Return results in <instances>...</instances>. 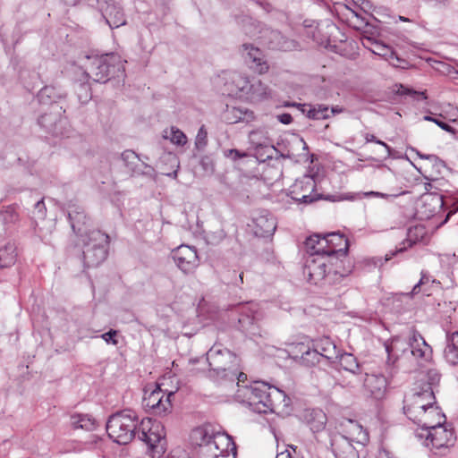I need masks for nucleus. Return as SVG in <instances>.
Returning <instances> with one entry per match:
<instances>
[{"instance_id":"obj_1","label":"nucleus","mask_w":458,"mask_h":458,"mask_svg":"<svg viewBox=\"0 0 458 458\" xmlns=\"http://www.w3.org/2000/svg\"><path fill=\"white\" fill-rule=\"evenodd\" d=\"M68 219L77 236L76 244L81 246L84 266L98 267L107 257L109 236L100 230L89 228V220L81 206H69Z\"/></svg>"},{"instance_id":"obj_2","label":"nucleus","mask_w":458,"mask_h":458,"mask_svg":"<svg viewBox=\"0 0 458 458\" xmlns=\"http://www.w3.org/2000/svg\"><path fill=\"white\" fill-rule=\"evenodd\" d=\"M335 458H360V449L368 444L369 433L356 420H344L328 432Z\"/></svg>"},{"instance_id":"obj_3","label":"nucleus","mask_w":458,"mask_h":458,"mask_svg":"<svg viewBox=\"0 0 458 458\" xmlns=\"http://www.w3.org/2000/svg\"><path fill=\"white\" fill-rule=\"evenodd\" d=\"M440 374L436 369H429L420 373L418 386L414 392L405 396L403 412L414 423L428 424L427 420L421 418L426 411L436 403L435 392L438 387Z\"/></svg>"},{"instance_id":"obj_4","label":"nucleus","mask_w":458,"mask_h":458,"mask_svg":"<svg viewBox=\"0 0 458 458\" xmlns=\"http://www.w3.org/2000/svg\"><path fill=\"white\" fill-rule=\"evenodd\" d=\"M84 60L86 74L94 81L106 83L111 80H116L118 83L124 82L126 61H123L118 54L86 55Z\"/></svg>"},{"instance_id":"obj_5","label":"nucleus","mask_w":458,"mask_h":458,"mask_svg":"<svg viewBox=\"0 0 458 458\" xmlns=\"http://www.w3.org/2000/svg\"><path fill=\"white\" fill-rule=\"evenodd\" d=\"M244 402L255 412H274L277 404L284 401L285 394L265 382H255L242 390Z\"/></svg>"},{"instance_id":"obj_6","label":"nucleus","mask_w":458,"mask_h":458,"mask_svg":"<svg viewBox=\"0 0 458 458\" xmlns=\"http://www.w3.org/2000/svg\"><path fill=\"white\" fill-rule=\"evenodd\" d=\"M140 422L135 411L125 409L109 417L106 432L114 442L127 445L137 436Z\"/></svg>"},{"instance_id":"obj_7","label":"nucleus","mask_w":458,"mask_h":458,"mask_svg":"<svg viewBox=\"0 0 458 458\" xmlns=\"http://www.w3.org/2000/svg\"><path fill=\"white\" fill-rule=\"evenodd\" d=\"M243 31L250 37H257L268 48L280 51H290L296 47V43L282 35L278 30L261 26L252 18H246Z\"/></svg>"},{"instance_id":"obj_8","label":"nucleus","mask_w":458,"mask_h":458,"mask_svg":"<svg viewBox=\"0 0 458 458\" xmlns=\"http://www.w3.org/2000/svg\"><path fill=\"white\" fill-rule=\"evenodd\" d=\"M211 377L225 378L234 381L238 374V359L230 350L222 348L220 345L212 346L207 352Z\"/></svg>"},{"instance_id":"obj_9","label":"nucleus","mask_w":458,"mask_h":458,"mask_svg":"<svg viewBox=\"0 0 458 458\" xmlns=\"http://www.w3.org/2000/svg\"><path fill=\"white\" fill-rule=\"evenodd\" d=\"M165 428L157 421L142 419L140 422L137 437L147 444L152 458H160L166 450Z\"/></svg>"},{"instance_id":"obj_10","label":"nucleus","mask_w":458,"mask_h":458,"mask_svg":"<svg viewBox=\"0 0 458 458\" xmlns=\"http://www.w3.org/2000/svg\"><path fill=\"white\" fill-rule=\"evenodd\" d=\"M444 424L439 420L436 421L435 427H429V429L419 428L415 436L423 445L437 454V451L452 446L455 440L453 429L447 428Z\"/></svg>"},{"instance_id":"obj_11","label":"nucleus","mask_w":458,"mask_h":458,"mask_svg":"<svg viewBox=\"0 0 458 458\" xmlns=\"http://www.w3.org/2000/svg\"><path fill=\"white\" fill-rule=\"evenodd\" d=\"M173 392L166 393L159 386L147 388L142 400L144 409L153 415H165L172 409L171 396Z\"/></svg>"},{"instance_id":"obj_12","label":"nucleus","mask_w":458,"mask_h":458,"mask_svg":"<svg viewBox=\"0 0 458 458\" xmlns=\"http://www.w3.org/2000/svg\"><path fill=\"white\" fill-rule=\"evenodd\" d=\"M334 259L327 255H310L308 256L303 274L307 276L309 282L313 284H319L327 280V276L331 273V267Z\"/></svg>"},{"instance_id":"obj_13","label":"nucleus","mask_w":458,"mask_h":458,"mask_svg":"<svg viewBox=\"0 0 458 458\" xmlns=\"http://www.w3.org/2000/svg\"><path fill=\"white\" fill-rule=\"evenodd\" d=\"M291 198L297 203L310 204L320 199L316 192V182L312 176L304 175L295 181L290 190Z\"/></svg>"},{"instance_id":"obj_14","label":"nucleus","mask_w":458,"mask_h":458,"mask_svg":"<svg viewBox=\"0 0 458 458\" xmlns=\"http://www.w3.org/2000/svg\"><path fill=\"white\" fill-rule=\"evenodd\" d=\"M172 258L177 267L184 274H191L199 267L197 250L189 245H180L172 251Z\"/></svg>"},{"instance_id":"obj_15","label":"nucleus","mask_w":458,"mask_h":458,"mask_svg":"<svg viewBox=\"0 0 458 458\" xmlns=\"http://www.w3.org/2000/svg\"><path fill=\"white\" fill-rule=\"evenodd\" d=\"M225 91L229 95L240 98H247V95L250 94V83L249 77L237 72H228L225 73Z\"/></svg>"},{"instance_id":"obj_16","label":"nucleus","mask_w":458,"mask_h":458,"mask_svg":"<svg viewBox=\"0 0 458 458\" xmlns=\"http://www.w3.org/2000/svg\"><path fill=\"white\" fill-rule=\"evenodd\" d=\"M239 314L238 322L240 327L243 331H251L255 322L259 321L263 318V312L259 304L254 301L240 303L236 307Z\"/></svg>"},{"instance_id":"obj_17","label":"nucleus","mask_w":458,"mask_h":458,"mask_svg":"<svg viewBox=\"0 0 458 458\" xmlns=\"http://www.w3.org/2000/svg\"><path fill=\"white\" fill-rule=\"evenodd\" d=\"M63 107L53 105L49 107V113H44L38 120V124L47 132L58 136L63 134V126L66 123L62 117Z\"/></svg>"},{"instance_id":"obj_18","label":"nucleus","mask_w":458,"mask_h":458,"mask_svg":"<svg viewBox=\"0 0 458 458\" xmlns=\"http://www.w3.org/2000/svg\"><path fill=\"white\" fill-rule=\"evenodd\" d=\"M445 201L442 195L426 194L421 198L417 208V215L420 219H429L443 211Z\"/></svg>"},{"instance_id":"obj_19","label":"nucleus","mask_w":458,"mask_h":458,"mask_svg":"<svg viewBox=\"0 0 458 458\" xmlns=\"http://www.w3.org/2000/svg\"><path fill=\"white\" fill-rule=\"evenodd\" d=\"M235 450V445L229 435L216 432L211 441L206 445L204 456L209 458Z\"/></svg>"},{"instance_id":"obj_20","label":"nucleus","mask_w":458,"mask_h":458,"mask_svg":"<svg viewBox=\"0 0 458 458\" xmlns=\"http://www.w3.org/2000/svg\"><path fill=\"white\" fill-rule=\"evenodd\" d=\"M103 18L111 29L119 28L125 24L123 12L114 0H105L99 3Z\"/></svg>"},{"instance_id":"obj_21","label":"nucleus","mask_w":458,"mask_h":458,"mask_svg":"<svg viewBox=\"0 0 458 458\" xmlns=\"http://www.w3.org/2000/svg\"><path fill=\"white\" fill-rule=\"evenodd\" d=\"M360 380L363 382L364 388L375 399H382L386 392L387 380L381 374H368L360 376Z\"/></svg>"},{"instance_id":"obj_22","label":"nucleus","mask_w":458,"mask_h":458,"mask_svg":"<svg viewBox=\"0 0 458 458\" xmlns=\"http://www.w3.org/2000/svg\"><path fill=\"white\" fill-rule=\"evenodd\" d=\"M222 119L229 124L237 123H250L256 119V115L252 110L248 108L227 105L222 113Z\"/></svg>"},{"instance_id":"obj_23","label":"nucleus","mask_w":458,"mask_h":458,"mask_svg":"<svg viewBox=\"0 0 458 458\" xmlns=\"http://www.w3.org/2000/svg\"><path fill=\"white\" fill-rule=\"evenodd\" d=\"M245 62L255 72L262 74L268 71V64L264 59V55L258 47L250 44H243Z\"/></svg>"},{"instance_id":"obj_24","label":"nucleus","mask_w":458,"mask_h":458,"mask_svg":"<svg viewBox=\"0 0 458 458\" xmlns=\"http://www.w3.org/2000/svg\"><path fill=\"white\" fill-rule=\"evenodd\" d=\"M292 347L293 350L290 352L293 358L295 360L299 359L303 365L314 366L320 361L321 358L314 345L310 348L303 343H298L292 344Z\"/></svg>"},{"instance_id":"obj_25","label":"nucleus","mask_w":458,"mask_h":458,"mask_svg":"<svg viewBox=\"0 0 458 458\" xmlns=\"http://www.w3.org/2000/svg\"><path fill=\"white\" fill-rule=\"evenodd\" d=\"M409 346L411 348V353L416 359H420L422 360H428L430 359L432 349L419 332L412 331L409 339Z\"/></svg>"},{"instance_id":"obj_26","label":"nucleus","mask_w":458,"mask_h":458,"mask_svg":"<svg viewBox=\"0 0 458 458\" xmlns=\"http://www.w3.org/2000/svg\"><path fill=\"white\" fill-rule=\"evenodd\" d=\"M254 233L258 236L272 235L276 229V219L267 212L260 213L253 218Z\"/></svg>"},{"instance_id":"obj_27","label":"nucleus","mask_w":458,"mask_h":458,"mask_svg":"<svg viewBox=\"0 0 458 458\" xmlns=\"http://www.w3.org/2000/svg\"><path fill=\"white\" fill-rule=\"evenodd\" d=\"M327 242L324 241V235L315 233L308 237L305 241L306 251L310 255H327L332 256V253L335 251V248L327 249Z\"/></svg>"},{"instance_id":"obj_28","label":"nucleus","mask_w":458,"mask_h":458,"mask_svg":"<svg viewBox=\"0 0 458 458\" xmlns=\"http://www.w3.org/2000/svg\"><path fill=\"white\" fill-rule=\"evenodd\" d=\"M324 241L327 242V249L335 248V251L332 253L333 259L345 257L348 250V240L338 233H329L324 234Z\"/></svg>"},{"instance_id":"obj_29","label":"nucleus","mask_w":458,"mask_h":458,"mask_svg":"<svg viewBox=\"0 0 458 458\" xmlns=\"http://www.w3.org/2000/svg\"><path fill=\"white\" fill-rule=\"evenodd\" d=\"M65 95V91L60 87L45 86L39 90L37 98L39 104L51 107L53 105H58L57 101L64 98Z\"/></svg>"},{"instance_id":"obj_30","label":"nucleus","mask_w":458,"mask_h":458,"mask_svg":"<svg viewBox=\"0 0 458 458\" xmlns=\"http://www.w3.org/2000/svg\"><path fill=\"white\" fill-rule=\"evenodd\" d=\"M313 345L320 358L334 361L339 357V350L329 337L319 338L313 343Z\"/></svg>"},{"instance_id":"obj_31","label":"nucleus","mask_w":458,"mask_h":458,"mask_svg":"<svg viewBox=\"0 0 458 458\" xmlns=\"http://www.w3.org/2000/svg\"><path fill=\"white\" fill-rule=\"evenodd\" d=\"M304 419L310 430L314 433L322 431L327 421L326 413L320 409L305 411Z\"/></svg>"},{"instance_id":"obj_32","label":"nucleus","mask_w":458,"mask_h":458,"mask_svg":"<svg viewBox=\"0 0 458 458\" xmlns=\"http://www.w3.org/2000/svg\"><path fill=\"white\" fill-rule=\"evenodd\" d=\"M215 434L209 428L198 427L191 431L190 439L192 445L201 448V454L204 455L206 445L211 441Z\"/></svg>"},{"instance_id":"obj_33","label":"nucleus","mask_w":458,"mask_h":458,"mask_svg":"<svg viewBox=\"0 0 458 458\" xmlns=\"http://www.w3.org/2000/svg\"><path fill=\"white\" fill-rule=\"evenodd\" d=\"M250 94L247 95L248 100L256 102L267 99L271 95L270 89L260 80L252 78L250 83Z\"/></svg>"},{"instance_id":"obj_34","label":"nucleus","mask_w":458,"mask_h":458,"mask_svg":"<svg viewBox=\"0 0 458 458\" xmlns=\"http://www.w3.org/2000/svg\"><path fill=\"white\" fill-rule=\"evenodd\" d=\"M434 284L439 285L440 282L434 279L427 271L422 270L420 281L413 286L410 294L415 295L423 292L425 294L429 295Z\"/></svg>"},{"instance_id":"obj_35","label":"nucleus","mask_w":458,"mask_h":458,"mask_svg":"<svg viewBox=\"0 0 458 458\" xmlns=\"http://www.w3.org/2000/svg\"><path fill=\"white\" fill-rule=\"evenodd\" d=\"M70 420L73 428L93 431L97 428L96 420L88 414H73Z\"/></svg>"},{"instance_id":"obj_36","label":"nucleus","mask_w":458,"mask_h":458,"mask_svg":"<svg viewBox=\"0 0 458 458\" xmlns=\"http://www.w3.org/2000/svg\"><path fill=\"white\" fill-rule=\"evenodd\" d=\"M421 418L427 420L428 424L424 423H416L420 428L429 429V427H435L436 421H439L441 420V423L445 422V417L443 413H441L439 408L433 404L430 408H428L426 412L421 415Z\"/></svg>"},{"instance_id":"obj_37","label":"nucleus","mask_w":458,"mask_h":458,"mask_svg":"<svg viewBox=\"0 0 458 458\" xmlns=\"http://www.w3.org/2000/svg\"><path fill=\"white\" fill-rule=\"evenodd\" d=\"M16 247L13 243L8 242L0 248V268L13 266L16 261Z\"/></svg>"},{"instance_id":"obj_38","label":"nucleus","mask_w":458,"mask_h":458,"mask_svg":"<svg viewBox=\"0 0 458 458\" xmlns=\"http://www.w3.org/2000/svg\"><path fill=\"white\" fill-rule=\"evenodd\" d=\"M301 112L306 114L309 118L315 120L327 119L330 116L329 109L325 105H303Z\"/></svg>"},{"instance_id":"obj_39","label":"nucleus","mask_w":458,"mask_h":458,"mask_svg":"<svg viewBox=\"0 0 458 458\" xmlns=\"http://www.w3.org/2000/svg\"><path fill=\"white\" fill-rule=\"evenodd\" d=\"M121 159L123 160L124 165L127 167L128 171L132 174H140L142 173L139 167V156L134 151L131 149L124 150L121 154Z\"/></svg>"},{"instance_id":"obj_40","label":"nucleus","mask_w":458,"mask_h":458,"mask_svg":"<svg viewBox=\"0 0 458 458\" xmlns=\"http://www.w3.org/2000/svg\"><path fill=\"white\" fill-rule=\"evenodd\" d=\"M162 136L165 140H168L171 143L179 147L184 146L188 141L187 137L183 131L174 126L165 129L163 131Z\"/></svg>"},{"instance_id":"obj_41","label":"nucleus","mask_w":458,"mask_h":458,"mask_svg":"<svg viewBox=\"0 0 458 458\" xmlns=\"http://www.w3.org/2000/svg\"><path fill=\"white\" fill-rule=\"evenodd\" d=\"M47 215V208L44 202V199H41L38 200L34 204V208L32 211V219L35 223V230L40 233L42 232V228L39 226V221H43Z\"/></svg>"},{"instance_id":"obj_42","label":"nucleus","mask_w":458,"mask_h":458,"mask_svg":"<svg viewBox=\"0 0 458 458\" xmlns=\"http://www.w3.org/2000/svg\"><path fill=\"white\" fill-rule=\"evenodd\" d=\"M339 362L341 367L347 371H350L353 374H356L359 369V364L357 362V359L354 355L348 352L340 353L339 352Z\"/></svg>"},{"instance_id":"obj_43","label":"nucleus","mask_w":458,"mask_h":458,"mask_svg":"<svg viewBox=\"0 0 458 458\" xmlns=\"http://www.w3.org/2000/svg\"><path fill=\"white\" fill-rule=\"evenodd\" d=\"M249 141L255 148H266L269 146V140L264 131L258 129L249 133Z\"/></svg>"},{"instance_id":"obj_44","label":"nucleus","mask_w":458,"mask_h":458,"mask_svg":"<svg viewBox=\"0 0 458 458\" xmlns=\"http://www.w3.org/2000/svg\"><path fill=\"white\" fill-rule=\"evenodd\" d=\"M393 92L400 96L411 97L413 99H420V98L422 99L427 98L425 92L414 90L403 84H395L393 87Z\"/></svg>"},{"instance_id":"obj_45","label":"nucleus","mask_w":458,"mask_h":458,"mask_svg":"<svg viewBox=\"0 0 458 458\" xmlns=\"http://www.w3.org/2000/svg\"><path fill=\"white\" fill-rule=\"evenodd\" d=\"M369 49L373 54L382 56L386 60L395 57V53L393 51V49L380 42H372Z\"/></svg>"},{"instance_id":"obj_46","label":"nucleus","mask_w":458,"mask_h":458,"mask_svg":"<svg viewBox=\"0 0 458 458\" xmlns=\"http://www.w3.org/2000/svg\"><path fill=\"white\" fill-rule=\"evenodd\" d=\"M444 355L450 364L456 365L458 363V347L453 341H447Z\"/></svg>"},{"instance_id":"obj_47","label":"nucleus","mask_w":458,"mask_h":458,"mask_svg":"<svg viewBox=\"0 0 458 458\" xmlns=\"http://www.w3.org/2000/svg\"><path fill=\"white\" fill-rule=\"evenodd\" d=\"M414 244V242L411 239H405L403 241L398 247L393 251L386 254L385 262L390 260L393 257L396 256L398 253H402L405 251L408 248H411Z\"/></svg>"},{"instance_id":"obj_48","label":"nucleus","mask_w":458,"mask_h":458,"mask_svg":"<svg viewBox=\"0 0 458 458\" xmlns=\"http://www.w3.org/2000/svg\"><path fill=\"white\" fill-rule=\"evenodd\" d=\"M199 165L206 174H213L215 165L212 158L208 156L202 157Z\"/></svg>"},{"instance_id":"obj_49","label":"nucleus","mask_w":458,"mask_h":458,"mask_svg":"<svg viewBox=\"0 0 458 458\" xmlns=\"http://www.w3.org/2000/svg\"><path fill=\"white\" fill-rule=\"evenodd\" d=\"M165 157L172 164V165L174 167H175V169L171 173H164V174L169 177L176 178L177 174H178V168H179V161H178L177 157L173 153H168Z\"/></svg>"},{"instance_id":"obj_50","label":"nucleus","mask_w":458,"mask_h":458,"mask_svg":"<svg viewBox=\"0 0 458 458\" xmlns=\"http://www.w3.org/2000/svg\"><path fill=\"white\" fill-rule=\"evenodd\" d=\"M365 140L366 142H375L378 145H381L386 149V157H389L391 156L392 149L384 141L377 140L373 134L366 133L365 134Z\"/></svg>"},{"instance_id":"obj_51","label":"nucleus","mask_w":458,"mask_h":458,"mask_svg":"<svg viewBox=\"0 0 458 458\" xmlns=\"http://www.w3.org/2000/svg\"><path fill=\"white\" fill-rule=\"evenodd\" d=\"M207 144V131L204 129V126L200 127V129L198 131L197 137H196V142L195 145L197 148H201L205 147Z\"/></svg>"},{"instance_id":"obj_52","label":"nucleus","mask_w":458,"mask_h":458,"mask_svg":"<svg viewBox=\"0 0 458 458\" xmlns=\"http://www.w3.org/2000/svg\"><path fill=\"white\" fill-rule=\"evenodd\" d=\"M117 336V331L111 329L108 332L102 334L101 338L106 343L111 344L113 345H116L118 344V341L116 339Z\"/></svg>"},{"instance_id":"obj_53","label":"nucleus","mask_w":458,"mask_h":458,"mask_svg":"<svg viewBox=\"0 0 458 458\" xmlns=\"http://www.w3.org/2000/svg\"><path fill=\"white\" fill-rule=\"evenodd\" d=\"M80 89L81 90H83L85 92V94H84V96H82L79 93L78 94L79 99L81 102L86 103L91 98V93H90L89 88L88 85L80 84Z\"/></svg>"},{"instance_id":"obj_54","label":"nucleus","mask_w":458,"mask_h":458,"mask_svg":"<svg viewBox=\"0 0 458 458\" xmlns=\"http://www.w3.org/2000/svg\"><path fill=\"white\" fill-rule=\"evenodd\" d=\"M406 191H401V192H398V193H384V192H379V196L378 198H381V199H384L387 201H392L394 199L401 196V195H403L405 194Z\"/></svg>"},{"instance_id":"obj_55","label":"nucleus","mask_w":458,"mask_h":458,"mask_svg":"<svg viewBox=\"0 0 458 458\" xmlns=\"http://www.w3.org/2000/svg\"><path fill=\"white\" fill-rule=\"evenodd\" d=\"M276 118L283 124H290L293 122L292 115L287 113L278 114Z\"/></svg>"},{"instance_id":"obj_56","label":"nucleus","mask_w":458,"mask_h":458,"mask_svg":"<svg viewBox=\"0 0 458 458\" xmlns=\"http://www.w3.org/2000/svg\"><path fill=\"white\" fill-rule=\"evenodd\" d=\"M434 123L445 131L454 133V130L448 123L441 121L440 119L434 120Z\"/></svg>"},{"instance_id":"obj_57","label":"nucleus","mask_w":458,"mask_h":458,"mask_svg":"<svg viewBox=\"0 0 458 458\" xmlns=\"http://www.w3.org/2000/svg\"><path fill=\"white\" fill-rule=\"evenodd\" d=\"M169 458H190L184 450H174Z\"/></svg>"},{"instance_id":"obj_58","label":"nucleus","mask_w":458,"mask_h":458,"mask_svg":"<svg viewBox=\"0 0 458 458\" xmlns=\"http://www.w3.org/2000/svg\"><path fill=\"white\" fill-rule=\"evenodd\" d=\"M417 155H418L420 158H422V159H428V160H429V161H431V162H435V163H437V162H441V160H440V159L438 158V157H437V156H436V155H425V154H421V153H420L419 151H417Z\"/></svg>"},{"instance_id":"obj_59","label":"nucleus","mask_w":458,"mask_h":458,"mask_svg":"<svg viewBox=\"0 0 458 458\" xmlns=\"http://www.w3.org/2000/svg\"><path fill=\"white\" fill-rule=\"evenodd\" d=\"M229 156L232 157L233 160H236L238 158L245 157L246 154L240 152L238 149H230Z\"/></svg>"},{"instance_id":"obj_60","label":"nucleus","mask_w":458,"mask_h":458,"mask_svg":"<svg viewBox=\"0 0 458 458\" xmlns=\"http://www.w3.org/2000/svg\"><path fill=\"white\" fill-rule=\"evenodd\" d=\"M377 458H396L394 454H392L389 451L386 449H380L378 451V454Z\"/></svg>"},{"instance_id":"obj_61","label":"nucleus","mask_w":458,"mask_h":458,"mask_svg":"<svg viewBox=\"0 0 458 458\" xmlns=\"http://www.w3.org/2000/svg\"><path fill=\"white\" fill-rule=\"evenodd\" d=\"M231 284H233L235 286H240L243 284V272L240 273L238 277L235 278L234 281H232Z\"/></svg>"},{"instance_id":"obj_62","label":"nucleus","mask_w":458,"mask_h":458,"mask_svg":"<svg viewBox=\"0 0 458 458\" xmlns=\"http://www.w3.org/2000/svg\"><path fill=\"white\" fill-rule=\"evenodd\" d=\"M276 458H293V457L291 456L290 452L288 450H285L284 452L277 454Z\"/></svg>"},{"instance_id":"obj_63","label":"nucleus","mask_w":458,"mask_h":458,"mask_svg":"<svg viewBox=\"0 0 458 458\" xmlns=\"http://www.w3.org/2000/svg\"><path fill=\"white\" fill-rule=\"evenodd\" d=\"M258 4L267 13L272 9L271 4L267 2H258Z\"/></svg>"},{"instance_id":"obj_64","label":"nucleus","mask_w":458,"mask_h":458,"mask_svg":"<svg viewBox=\"0 0 458 458\" xmlns=\"http://www.w3.org/2000/svg\"><path fill=\"white\" fill-rule=\"evenodd\" d=\"M379 192L380 191H366L363 193V195L367 198H369V197H376V198H378L379 196Z\"/></svg>"}]
</instances>
